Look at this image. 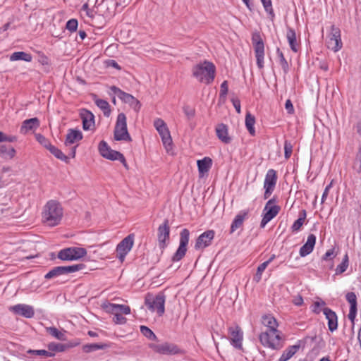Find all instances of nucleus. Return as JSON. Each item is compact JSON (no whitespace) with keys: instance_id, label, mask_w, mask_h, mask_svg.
I'll list each match as a JSON object with an SVG mask.
<instances>
[{"instance_id":"obj_1","label":"nucleus","mask_w":361,"mask_h":361,"mask_svg":"<svg viewBox=\"0 0 361 361\" xmlns=\"http://www.w3.org/2000/svg\"><path fill=\"white\" fill-rule=\"evenodd\" d=\"M63 208L56 200H49L44 206L42 213V221L49 226H55L60 224L63 217Z\"/></svg>"},{"instance_id":"obj_2","label":"nucleus","mask_w":361,"mask_h":361,"mask_svg":"<svg viewBox=\"0 0 361 361\" xmlns=\"http://www.w3.org/2000/svg\"><path fill=\"white\" fill-rule=\"evenodd\" d=\"M192 76L200 82L209 85L214 80L216 67L213 63L204 61L194 66L192 68Z\"/></svg>"},{"instance_id":"obj_3","label":"nucleus","mask_w":361,"mask_h":361,"mask_svg":"<svg viewBox=\"0 0 361 361\" xmlns=\"http://www.w3.org/2000/svg\"><path fill=\"white\" fill-rule=\"evenodd\" d=\"M259 340L263 346L272 350H279L283 347L279 331H263L259 335Z\"/></svg>"},{"instance_id":"obj_4","label":"nucleus","mask_w":361,"mask_h":361,"mask_svg":"<svg viewBox=\"0 0 361 361\" xmlns=\"http://www.w3.org/2000/svg\"><path fill=\"white\" fill-rule=\"evenodd\" d=\"M166 295L160 292L155 296L147 294L145 297V304L152 312H157L159 316H162L165 312Z\"/></svg>"},{"instance_id":"obj_5","label":"nucleus","mask_w":361,"mask_h":361,"mask_svg":"<svg viewBox=\"0 0 361 361\" xmlns=\"http://www.w3.org/2000/svg\"><path fill=\"white\" fill-rule=\"evenodd\" d=\"M252 43L255 54L256 62L259 69L264 68V43L259 31L252 34Z\"/></svg>"},{"instance_id":"obj_6","label":"nucleus","mask_w":361,"mask_h":361,"mask_svg":"<svg viewBox=\"0 0 361 361\" xmlns=\"http://www.w3.org/2000/svg\"><path fill=\"white\" fill-rule=\"evenodd\" d=\"M114 139L130 142L132 140L127 128L126 116L125 114H118L114 128Z\"/></svg>"},{"instance_id":"obj_7","label":"nucleus","mask_w":361,"mask_h":361,"mask_svg":"<svg viewBox=\"0 0 361 361\" xmlns=\"http://www.w3.org/2000/svg\"><path fill=\"white\" fill-rule=\"evenodd\" d=\"M277 200L275 197L269 200L263 209L262 219L260 223V227L264 228L265 226L278 215L281 210V207L276 204Z\"/></svg>"},{"instance_id":"obj_8","label":"nucleus","mask_w":361,"mask_h":361,"mask_svg":"<svg viewBox=\"0 0 361 361\" xmlns=\"http://www.w3.org/2000/svg\"><path fill=\"white\" fill-rule=\"evenodd\" d=\"M154 126L158 131L166 150L169 152L172 149V138L166 123L161 118H157L154 121Z\"/></svg>"},{"instance_id":"obj_9","label":"nucleus","mask_w":361,"mask_h":361,"mask_svg":"<svg viewBox=\"0 0 361 361\" xmlns=\"http://www.w3.org/2000/svg\"><path fill=\"white\" fill-rule=\"evenodd\" d=\"M98 149L101 156L103 157L112 161L118 160L126 169H128L123 154L118 151L111 149L105 141L102 140L99 142Z\"/></svg>"},{"instance_id":"obj_10","label":"nucleus","mask_w":361,"mask_h":361,"mask_svg":"<svg viewBox=\"0 0 361 361\" xmlns=\"http://www.w3.org/2000/svg\"><path fill=\"white\" fill-rule=\"evenodd\" d=\"M98 149L101 156L103 157L112 161L118 160L126 169H128L123 154L118 151L111 149L105 141L102 140L99 142Z\"/></svg>"},{"instance_id":"obj_11","label":"nucleus","mask_w":361,"mask_h":361,"mask_svg":"<svg viewBox=\"0 0 361 361\" xmlns=\"http://www.w3.org/2000/svg\"><path fill=\"white\" fill-rule=\"evenodd\" d=\"M87 255V250L85 248L79 247H70L61 250L57 257L63 261H73L80 259Z\"/></svg>"},{"instance_id":"obj_12","label":"nucleus","mask_w":361,"mask_h":361,"mask_svg":"<svg viewBox=\"0 0 361 361\" xmlns=\"http://www.w3.org/2000/svg\"><path fill=\"white\" fill-rule=\"evenodd\" d=\"M149 348L155 353L162 355H184L185 350L180 348L177 345L165 342L161 344L151 343Z\"/></svg>"},{"instance_id":"obj_13","label":"nucleus","mask_w":361,"mask_h":361,"mask_svg":"<svg viewBox=\"0 0 361 361\" xmlns=\"http://www.w3.org/2000/svg\"><path fill=\"white\" fill-rule=\"evenodd\" d=\"M326 46L334 52L339 51L343 47L341 30L334 25L331 26V32L327 36Z\"/></svg>"},{"instance_id":"obj_14","label":"nucleus","mask_w":361,"mask_h":361,"mask_svg":"<svg viewBox=\"0 0 361 361\" xmlns=\"http://www.w3.org/2000/svg\"><path fill=\"white\" fill-rule=\"evenodd\" d=\"M190 231L188 228H183L180 233V243L176 252L172 257L173 262L181 260L187 252V245L189 242Z\"/></svg>"},{"instance_id":"obj_15","label":"nucleus","mask_w":361,"mask_h":361,"mask_svg":"<svg viewBox=\"0 0 361 361\" xmlns=\"http://www.w3.org/2000/svg\"><path fill=\"white\" fill-rule=\"evenodd\" d=\"M134 244V235L130 234L123 238L116 246V257L121 262L125 259Z\"/></svg>"},{"instance_id":"obj_16","label":"nucleus","mask_w":361,"mask_h":361,"mask_svg":"<svg viewBox=\"0 0 361 361\" xmlns=\"http://www.w3.org/2000/svg\"><path fill=\"white\" fill-rule=\"evenodd\" d=\"M277 174L274 169L268 170L264 182V199H268L274 190L277 182Z\"/></svg>"},{"instance_id":"obj_17","label":"nucleus","mask_w":361,"mask_h":361,"mask_svg":"<svg viewBox=\"0 0 361 361\" xmlns=\"http://www.w3.org/2000/svg\"><path fill=\"white\" fill-rule=\"evenodd\" d=\"M110 90L114 94H116L117 97L121 100H122L125 103L129 104L131 106L134 108L135 110L138 111L140 109V102L133 95L127 92H125L124 91L121 90L120 88L114 85L111 86Z\"/></svg>"},{"instance_id":"obj_18","label":"nucleus","mask_w":361,"mask_h":361,"mask_svg":"<svg viewBox=\"0 0 361 361\" xmlns=\"http://www.w3.org/2000/svg\"><path fill=\"white\" fill-rule=\"evenodd\" d=\"M215 232L213 230H207L202 233L196 240L195 249L197 250H203L209 246L214 238Z\"/></svg>"},{"instance_id":"obj_19","label":"nucleus","mask_w":361,"mask_h":361,"mask_svg":"<svg viewBox=\"0 0 361 361\" xmlns=\"http://www.w3.org/2000/svg\"><path fill=\"white\" fill-rule=\"evenodd\" d=\"M170 235V226L169 220L166 219L164 221L158 228V241L161 249H164L166 247V241L169 240Z\"/></svg>"},{"instance_id":"obj_20","label":"nucleus","mask_w":361,"mask_h":361,"mask_svg":"<svg viewBox=\"0 0 361 361\" xmlns=\"http://www.w3.org/2000/svg\"><path fill=\"white\" fill-rule=\"evenodd\" d=\"M80 117L82 121V128L84 130H95L94 116L90 111L86 109H80Z\"/></svg>"},{"instance_id":"obj_21","label":"nucleus","mask_w":361,"mask_h":361,"mask_svg":"<svg viewBox=\"0 0 361 361\" xmlns=\"http://www.w3.org/2000/svg\"><path fill=\"white\" fill-rule=\"evenodd\" d=\"M228 334L231 345L238 349H241L243 332L240 327L238 325L229 327Z\"/></svg>"},{"instance_id":"obj_22","label":"nucleus","mask_w":361,"mask_h":361,"mask_svg":"<svg viewBox=\"0 0 361 361\" xmlns=\"http://www.w3.org/2000/svg\"><path fill=\"white\" fill-rule=\"evenodd\" d=\"M9 310L15 314L23 316L25 318H32L35 315L33 307L25 304H18L11 306Z\"/></svg>"},{"instance_id":"obj_23","label":"nucleus","mask_w":361,"mask_h":361,"mask_svg":"<svg viewBox=\"0 0 361 361\" xmlns=\"http://www.w3.org/2000/svg\"><path fill=\"white\" fill-rule=\"evenodd\" d=\"M322 312L328 321L329 330L331 332L335 331L338 329V317L336 313L329 307L323 308Z\"/></svg>"},{"instance_id":"obj_24","label":"nucleus","mask_w":361,"mask_h":361,"mask_svg":"<svg viewBox=\"0 0 361 361\" xmlns=\"http://www.w3.org/2000/svg\"><path fill=\"white\" fill-rule=\"evenodd\" d=\"M345 299L350 304V310L348 317L352 322H354L357 311V296L354 292H348L345 295Z\"/></svg>"},{"instance_id":"obj_25","label":"nucleus","mask_w":361,"mask_h":361,"mask_svg":"<svg viewBox=\"0 0 361 361\" xmlns=\"http://www.w3.org/2000/svg\"><path fill=\"white\" fill-rule=\"evenodd\" d=\"M217 137L224 144H229L231 137L228 135V126L224 123L218 124L215 128Z\"/></svg>"},{"instance_id":"obj_26","label":"nucleus","mask_w":361,"mask_h":361,"mask_svg":"<svg viewBox=\"0 0 361 361\" xmlns=\"http://www.w3.org/2000/svg\"><path fill=\"white\" fill-rule=\"evenodd\" d=\"M40 122L37 118H32L25 120L20 126V132L22 134H26L30 130H36L39 127Z\"/></svg>"},{"instance_id":"obj_27","label":"nucleus","mask_w":361,"mask_h":361,"mask_svg":"<svg viewBox=\"0 0 361 361\" xmlns=\"http://www.w3.org/2000/svg\"><path fill=\"white\" fill-rule=\"evenodd\" d=\"M316 243V236L314 234H310L307 236L306 243L300 249V255L301 257H305L310 254Z\"/></svg>"},{"instance_id":"obj_28","label":"nucleus","mask_w":361,"mask_h":361,"mask_svg":"<svg viewBox=\"0 0 361 361\" xmlns=\"http://www.w3.org/2000/svg\"><path fill=\"white\" fill-rule=\"evenodd\" d=\"M248 210H243L235 216L231 226V233H233L243 226L244 221L248 218Z\"/></svg>"},{"instance_id":"obj_29","label":"nucleus","mask_w":361,"mask_h":361,"mask_svg":"<svg viewBox=\"0 0 361 361\" xmlns=\"http://www.w3.org/2000/svg\"><path fill=\"white\" fill-rule=\"evenodd\" d=\"M286 38L289 44L290 49L297 53L300 49V43L298 42L296 38V33L294 29L288 27L286 32Z\"/></svg>"},{"instance_id":"obj_30","label":"nucleus","mask_w":361,"mask_h":361,"mask_svg":"<svg viewBox=\"0 0 361 361\" xmlns=\"http://www.w3.org/2000/svg\"><path fill=\"white\" fill-rule=\"evenodd\" d=\"M82 137V134L79 130L72 128L69 129L68 130L64 144L66 146H69L76 142L81 140Z\"/></svg>"},{"instance_id":"obj_31","label":"nucleus","mask_w":361,"mask_h":361,"mask_svg":"<svg viewBox=\"0 0 361 361\" xmlns=\"http://www.w3.org/2000/svg\"><path fill=\"white\" fill-rule=\"evenodd\" d=\"M198 171L202 176L207 173L212 166V160L209 157H204L202 159L198 160L197 162Z\"/></svg>"},{"instance_id":"obj_32","label":"nucleus","mask_w":361,"mask_h":361,"mask_svg":"<svg viewBox=\"0 0 361 361\" xmlns=\"http://www.w3.org/2000/svg\"><path fill=\"white\" fill-rule=\"evenodd\" d=\"M262 323L265 326L264 331H279L277 329L278 323L276 319L271 315H264L262 317Z\"/></svg>"},{"instance_id":"obj_33","label":"nucleus","mask_w":361,"mask_h":361,"mask_svg":"<svg viewBox=\"0 0 361 361\" xmlns=\"http://www.w3.org/2000/svg\"><path fill=\"white\" fill-rule=\"evenodd\" d=\"M306 216V210L302 209L301 211H300L298 219L296 221H295L293 225L291 226L292 232H298L301 229L302 226H303L305 221Z\"/></svg>"},{"instance_id":"obj_34","label":"nucleus","mask_w":361,"mask_h":361,"mask_svg":"<svg viewBox=\"0 0 361 361\" xmlns=\"http://www.w3.org/2000/svg\"><path fill=\"white\" fill-rule=\"evenodd\" d=\"M32 59V55L24 51H16L10 56V61H11L22 60L27 62H30Z\"/></svg>"},{"instance_id":"obj_35","label":"nucleus","mask_w":361,"mask_h":361,"mask_svg":"<svg viewBox=\"0 0 361 361\" xmlns=\"http://www.w3.org/2000/svg\"><path fill=\"white\" fill-rule=\"evenodd\" d=\"M255 118L250 112H247L245 115V126L249 133L254 136L255 135Z\"/></svg>"},{"instance_id":"obj_36","label":"nucleus","mask_w":361,"mask_h":361,"mask_svg":"<svg viewBox=\"0 0 361 361\" xmlns=\"http://www.w3.org/2000/svg\"><path fill=\"white\" fill-rule=\"evenodd\" d=\"M109 345L106 343H89L82 345V350L86 353L94 352L98 350L106 349Z\"/></svg>"},{"instance_id":"obj_37","label":"nucleus","mask_w":361,"mask_h":361,"mask_svg":"<svg viewBox=\"0 0 361 361\" xmlns=\"http://www.w3.org/2000/svg\"><path fill=\"white\" fill-rule=\"evenodd\" d=\"M96 105L102 110L104 115L106 117H109L111 114V106L109 102L102 99H94Z\"/></svg>"},{"instance_id":"obj_38","label":"nucleus","mask_w":361,"mask_h":361,"mask_svg":"<svg viewBox=\"0 0 361 361\" xmlns=\"http://www.w3.org/2000/svg\"><path fill=\"white\" fill-rule=\"evenodd\" d=\"M49 152L53 154L56 158L65 161L66 163L69 162V157L65 155L61 149L56 146L51 145L48 149Z\"/></svg>"},{"instance_id":"obj_39","label":"nucleus","mask_w":361,"mask_h":361,"mask_svg":"<svg viewBox=\"0 0 361 361\" xmlns=\"http://www.w3.org/2000/svg\"><path fill=\"white\" fill-rule=\"evenodd\" d=\"M299 348V346L298 345H290L288 348H286L282 353L281 356L280 357L279 361H287L290 357H292L295 353H296L297 350Z\"/></svg>"},{"instance_id":"obj_40","label":"nucleus","mask_w":361,"mask_h":361,"mask_svg":"<svg viewBox=\"0 0 361 361\" xmlns=\"http://www.w3.org/2000/svg\"><path fill=\"white\" fill-rule=\"evenodd\" d=\"M0 154L5 159H12L16 155V150L11 146H0Z\"/></svg>"},{"instance_id":"obj_41","label":"nucleus","mask_w":361,"mask_h":361,"mask_svg":"<svg viewBox=\"0 0 361 361\" xmlns=\"http://www.w3.org/2000/svg\"><path fill=\"white\" fill-rule=\"evenodd\" d=\"M46 331L49 334H50L53 337H54L60 341H66V334L63 332L60 331L56 327H54V326L48 327V328H47Z\"/></svg>"},{"instance_id":"obj_42","label":"nucleus","mask_w":361,"mask_h":361,"mask_svg":"<svg viewBox=\"0 0 361 361\" xmlns=\"http://www.w3.org/2000/svg\"><path fill=\"white\" fill-rule=\"evenodd\" d=\"M85 267V266L83 264H73L71 266H61L63 275L80 271L83 269Z\"/></svg>"},{"instance_id":"obj_43","label":"nucleus","mask_w":361,"mask_h":361,"mask_svg":"<svg viewBox=\"0 0 361 361\" xmlns=\"http://www.w3.org/2000/svg\"><path fill=\"white\" fill-rule=\"evenodd\" d=\"M348 265H349V259H348V255L346 253L343 257L342 262L337 266V267L336 269V274L339 275V274H341L343 272H345L346 271V269H348Z\"/></svg>"},{"instance_id":"obj_44","label":"nucleus","mask_w":361,"mask_h":361,"mask_svg":"<svg viewBox=\"0 0 361 361\" xmlns=\"http://www.w3.org/2000/svg\"><path fill=\"white\" fill-rule=\"evenodd\" d=\"M276 54L279 59V63L285 73H288L289 71V65L288 63L287 60L286 59L283 52L281 51L279 48L276 49Z\"/></svg>"},{"instance_id":"obj_45","label":"nucleus","mask_w":361,"mask_h":361,"mask_svg":"<svg viewBox=\"0 0 361 361\" xmlns=\"http://www.w3.org/2000/svg\"><path fill=\"white\" fill-rule=\"evenodd\" d=\"M68 346L63 343H50L48 345V349L50 352H63L67 349Z\"/></svg>"},{"instance_id":"obj_46","label":"nucleus","mask_w":361,"mask_h":361,"mask_svg":"<svg viewBox=\"0 0 361 361\" xmlns=\"http://www.w3.org/2000/svg\"><path fill=\"white\" fill-rule=\"evenodd\" d=\"M63 275V269L61 267H55L51 269L48 273L46 274L44 278L46 279H51L52 278Z\"/></svg>"},{"instance_id":"obj_47","label":"nucleus","mask_w":361,"mask_h":361,"mask_svg":"<svg viewBox=\"0 0 361 361\" xmlns=\"http://www.w3.org/2000/svg\"><path fill=\"white\" fill-rule=\"evenodd\" d=\"M326 302L319 299V300L314 301L312 305V311L317 314H319L321 312H322L323 308L326 307Z\"/></svg>"},{"instance_id":"obj_48","label":"nucleus","mask_w":361,"mask_h":361,"mask_svg":"<svg viewBox=\"0 0 361 361\" xmlns=\"http://www.w3.org/2000/svg\"><path fill=\"white\" fill-rule=\"evenodd\" d=\"M265 11L269 15L271 20L275 17L274 9L272 7L271 0H260Z\"/></svg>"},{"instance_id":"obj_49","label":"nucleus","mask_w":361,"mask_h":361,"mask_svg":"<svg viewBox=\"0 0 361 361\" xmlns=\"http://www.w3.org/2000/svg\"><path fill=\"white\" fill-rule=\"evenodd\" d=\"M140 332L149 340L156 341L157 339L154 333L146 326H140Z\"/></svg>"},{"instance_id":"obj_50","label":"nucleus","mask_w":361,"mask_h":361,"mask_svg":"<svg viewBox=\"0 0 361 361\" xmlns=\"http://www.w3.org/2000/svg\"><path fill=\"white\" fill-rule=\"evenodd\" d=\"M36 140L38 141V142L42 145L44 148H46L47 150L52 145L49 140H48L47 137H45L44 135L41 134H37L36 135Z\"/></svg>"},{"instance_id":"obj_51","label":"nucleus","mask_w":361,"mask_h":361,"mask_svg":"<svg viewBox=\"0 0 361 361\" xmlns=\"http://www.w3.org/2000/svg\"><path fill=\"white\" fill-rule=\"evenodd\" d=\"M353 167L357 173H361V146L359 147L354 161Z\"/></svg>"},{"instance_id":"obj_52","label":"nucleus","mask_w":361,"mask_h":361,"mask_svg":"<svg viewBox=\"0 0 361 361\" xmlns=\"http://www.w3.org/2000/svg\"><path fill=\"white\" fill-rule=\"evenodd\" d=\"M28 353L35 354L40 356H44L47 357H51L54 355V353H51L49 350L48 351L46 350H30L28 351Z\"/></svg>"},{"instance_id":"obj_53","label":"nucleus","mask_w":361,"mask_h":361,"mask_svg":"<svg viewBox=\"0 0 361 361\" xmlns=\"http://www.w3.org/2000/svg\"><path fill=\"white\" fill-rule=\"evenodd\" d=\"M293 152V145L290 142L286 140L284 142V157L286 159H289Z\"/></svg>"},{"instance_id":"obj_54","label":"nucleus","mask_w":361,"mask_h":361,"mask_svg":"<svg viewBox=\"0 0 361 361\" xmlns=\"http://www.w3.org/2000/svg\"><path fill=\"white\" fill-rule=\"evenodd\" d=\"M78 20L76 19H71L66 23V27L68 30L73 32L77 30L78 28Z\"/></svg>"},{"instance_id":"obj_55","label":"nucleus","mask_w":361,"mask_h":361,"mask_svg":"<svg viewBox=\"0 0 361 361\" xmlns=\"http://www.w3.org/2000/svg\"><path fill=\"white\" fill-rule=\"evenodd\" d=\"M228 91V82L226 80H224L220 87V92H219V97L221 99H225Z\"/></svg>"},{"instance_id":"obj_56","label":"nucleus","mask_w":361,"mask_h":361,"mask_svg":"<svg viewBox=\"0 0 361 361\" xmlns=\"http://www.w3.org/2000/svg\"><path fill=\"white\" fill-rule=\"evenodd\" d=\"M336 254L335 253L334 248H331L328 250L326 253L322 257V259L325 261H328L334 259L336 257Z\"/></svg>"},{"instance_id":"obj_57","label":"nucleus","mask_w":361,"mask_h":361,"mask_svg":"<svg viewBox=\"0 0 361 361\" xmlns=\"http://www.w3.org/2000/svg\"><path fill=\"white\" fill-rule=\"evenodd\" d=\"M82 11H85L86 15H87L89 18H92V19L94 18V13H95V12L94 11V10L90 9V8H89V5H88V4H87V3H85V4H84L82 5Z\"/></svg>"},{"instance_id":"obj_58","label":"nucleus","mask_w":361,"mask_h":361,"mask_svg":"<svg viewBox=\"0 0 361 361\" xmlns=\"http://www.w3.org/2000/svg\"><path fill=\"white\" fill-rule=\"evenodd\" d=\"M113 321L116 324H122L126 323V318L124 317L121 314H117L116 315H114Z\"/></svg>"},{"instance_id":"obj_59","label":"nucleus","mask_w":361,"mask_h":361,"mask_svg":"<svg viewBox=\"0 0 361 361\" xmlns=\"http://www.w3.org/2000/svg\"><path fill=\"white\" fill-rule=\"evenodd\" d=\"M38 61L43 66H49L50 64L49 59L44 54L39 55Z\"/></svg>"},{"instance_id":"obj_60","label":"nucleus","mask_w":361,"mask_h":361,"mask_svg":"<svg viewBox=\"0 0 361 361\" xmlns=\"http://www.w3.org/2000/svg\"><path fill=\"white\" fill-rule=\"evenodd\" d=\"M106 65L107 67H113L117 70H121V67L118 65V63L112 59H109L106 61Z\"/></svg>"},{"instance_id":"obj_61","label":"nucleus","mask_w":361,"mask_h":361,"mask_svg":"<svg viewBox=\"0 0 361 361\" xmlns=\"http://www.w3.org/2000/svg\"><path fill=\"white\" fill-rule=\"evenodd\" d=\"M16 140L15 137H8L3 132L0 131V142H13Z\"/></svg>"},{"instance_id":"obj_62","label":"nucleus","mask_w":361,"mask_h":361,"mask_svg":"<svg viewBox=\"0 0 361 361\" xmlns=\"http://www.w3.org/2000/svg\"><path fill=\"white\" fill-rule=\"evenodd\" d=\"M117 308L119 309V313H123L124 314H129L130 313V308L128 305H118Z\"/></svg>"},{"instance_id":"obj_63","label":"nucleus","mask_w":361,"mask_h":361,"mask_svg":"<svg viewBox=\"0 0 361 361\" xmlns=\"http://www.w3.org/2000/svg\"><path fill=\"white\" fill-rule=\"evenodd\" d=\"M118 305L117 304H109V306H107L108 311L111 312L114 315H116L119 313V309L117 308Z\"/></svg>"},{"instance_id":"obj_64","label":"nucleus","mask_w":361,"mask_h":361,"mask_svg":"<svg viewBox=\"0 0 361 361\" xmlns=\"http://www.w3.org/2000/svg\"><path fill=\"white\" fill-rule=\"evenodd\" d=\"M285 108L288 114H292L294 113V107L292 104V102L290 99L286 100L285 104Z\"/></svg>"}]
</instances>
